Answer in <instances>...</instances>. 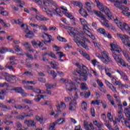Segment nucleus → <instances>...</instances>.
Returning <instances> with one entry per match:
<instances>
[{
	"label": "nucleus",
	"mask_w": 130,
	"mask_h": 130,
	"mask_svg": "<svg viewBox=\"0 0 130 130\" xmlns=\"http://www.w3.org/2000/svg\"><path fill=\"white\" fill-rule=\"evenodd\" d=\"M81 107L82 109H84V110H87V103H85V102H83L81 104Z\"/></svg>",
	"instance_id": "nucleus-35"
},
{
	"label": "nucleus",
	"mask_w": 130,
	"mask_h": 130,
	"mask_svg": "<svg viewBox=\"0 0 130 130\" xmlns=\"http://www.w3.org/2000/svg\"><path fill=\"white\" fill-rule=\"evenodd\" d=\"M18 25H20L21 28H23V29H25V24L23 23V22L21 21V19H18Z\"/></svg>",
	"instance_id": "nucleus-39"
},
{
	"label": "nucleus",
	"mask_w": 130,
	"mask_h": 130,
	"mask_svg": "<svg viewBox=\"0 0 130 130\" xmlns=\"http://www.w3.org/2000/svg\"><path fill=\"white\" fill-rule=\"evenodd\" d=\"M115 24L122 30L123 27V23H121L119 20H118L117 18L114 20Z\"/></svg>",
	"instance_id": "nucleus-18"
},
{
	"label": "nucleus",
	"mask_w": 130,
	"mask_h": 130,
	"mask_svg": "<svg viewBox=\"0 0 130 130\" xmlns=\"http://www.w3.org/2000/svg\"><path fill=\"white\" fill-rule=\"evenodd\" d=\"M68 28L69 29L68 33L70 34V35H71V36H73V37L75 38L73 39H77V38H80V37H77V35H78V36H80V37H82V34L75 29V28L70 26H69Z\"/></svg>",
	"instance_id": "nucleus-4"
},
{
	"label": "nucleus",
	"mask_w": 130,
	"mask_h": 130,
	"mask_svg": "<svg viewBox=\"0 0 130 130\" xmlns=\"http://www.w3.org/2000/svg\"><path fill=\"white\" fill-rule=\"evenodd\" d=\"M95 55L96 57H98L99 58H100L101 60H102V61L104 62V63H105L106 64H108L109 63L108 61H107V60H106V59H105L104 57L102 56L101 55H100V54L96 53L95 54Z\"/></svg>",
	"instance_id": "nucleus-16"
},
{
	"label": "nucleus",
	"mask_w": 130,
	"mask_h": 130,
	"mask_svg": "<svg viewBox=\"0 0 130 130\" xmlns=\"http://www.w3.org/2000/svg\"><path fill=\"white\" fill-rule=\"evenodd\" d=\"M121 30L126 31L130 35V25H128L127 24L123 23V26Z\"/></svg>",
	"instance_id": "nucleus-15"
},
{
	"label": "nucleus",
	"mask_w": 130,
	"mask_h": 130,
	"mask_svg": "<svg viewBox=\"0 0 130 130\" xmlns=\"http://www.w3.org/2000/svg\"><path fill=\"white\" fill-rule=\"evenodd\" d=\"M36 18L38 20V21H48L49 20L48 18L42 15L37 16Z\"/></svg>",
	"instance_id": "nucleus-21"
},
{
	"label": "nucleus",
	"mask_w": 130,
	"mask_h": 130,
	"mask_svg": "<svg viewBox=\"0 0 130 130\" xmlns=\"http://www.w3.org/2000/svg\"><path fill=\"white\" fill-rule=\"evenodd\" d=\"M31 44L32 46L35 47V48H36V47L37 46V45H38V42H36L35 40H34L31 41Z\"/></svg>",
	"instance_id": "nucleus-55"
},
{
	"label": "nucleus",
	"mask_w": 130,
	"mask_h": 130,
	"mask_svg": "<svg viewBox=\"0 0 130 130\" xmlns=\"http://www.w3.org/2000/svg\"><path fill=\"white\" fill-rule=\"evenodd\" d=\"M122 77H123V80L125 81H128V78H127V76L126 75L125 73H124L122 76Z\"/></svg>",
	"instance_id": "nucleus-63"
},
{
	"label": "nucleus",
	"mask_w": 130,
	"mask_h": 130,
	"mask_svg": "<svg viewBox=\"0 0 130 130\" xmlns=\"http://www.w3.org/2000/svg\"><path fill=\"white\" fill-rule=\"evenodd\" d=\"M42 10L43 12H45V13H46V14H47V16H48V17H52V12L50 11L48 9V8L44 6V7H42Z\"/></svg>",
	"instance_id": "nucleus-14"
},
{
	"label": "nucleus",
	"mask_w": 130,
	"mask_h": 130,
	"mask_svg": "<svg viewBox=\"0 0 130 130\" xmlns=\"http://www.w3.org/2000/svg\"><path fill=\"white\" fill-rule=\"evenodd\" d=\"M25 49H26V50L29 52H34V49L32 48L31 46H29L28 47L25 48Z\"/></svg>",
	"instance_id": "nucleus-49"
},
{
	"label": "nucleus",
	"mask_w": 130,
	"mask_h": 130,
	"mask_svg": "<svg viewBox=\"0 0 130 130\" xmlns=\"http://www.w3.org/2000/svg\"><path fill=\"white\" fill-rule=\"evenodd\" d=\"M0 108H4L5 109H7L8 110H11L12 108L10 107H8L5 105H3V104L0 103Z\"/></svg>",
	"instance_id": "nucleus-33"
},
{
	"label": "nucleus",
	"mask_w": 130,
	"mask_h": 130,
	"mask_svg": "<svg viewBox=\"0 0 130 130\" xmlns=\"http://www.w3.org/2000/svg\"><path fill=\"white\" fill-rule=\"evenodd\" d=\"M72 79L73 81H74L75 82H76V83H77L78 84H80V83L78 82V81H79V78H78L77 77H76L74 76H73L72 77Z\"/></svg>",
	"instance_id": "nucleus-61"
},
{
	"label": "nucleus",
	"mask_w": 130,
	"mask_h": 130,
	"mask_svg": "<svg viewBox=\"0 0 130 130\" xmlns=\"http://www.w3.org/2000/svg\"><path fill=\"white\" fill-rule=\"evenodd\" d=\"M105 122V125H106V126H107V127H108V128H109V129H110L112 127V126H111L110 123H109V121L106 120Z\"/></svg>",
	"instance_id": "nucleus-38"
},
{
	"label": "nucleus",
	"mask_w": 130,
	"mask_h": 130,
	"mask_svg": "<svg viewBox=\"0 0 130 130\" xmlns=\"http://www.w3.org/2000/svg\"><path fill=\"white\" fill-rule=\"evenodd\" d=\"M120 10H122V14L124 16H127L128 17L130 16V12H127L128 11V8L125 6H122L120 7Z\"/></svg>",
	"instance_id": "nucleus-12"
},
{
	"label": "nucleus",
	"mask_w": 130,
	"mask_h": 130,
	"mask_svg": "<svg viewBox=\"0 0 130 130\" xmlns=\"http://www.w3.org/2000/svg\"><path fill=\"white\" fill-rule=\"evenodd\" d=\"M82 55L83 56H84V57H85V58H86V59H87V60H91V58L90 57V56L87 53L83 52Z\"/></svg>",
	"instance_id": "nucleus-32"
},
{
	"label": "nucleus",
	"mask_w": 130,
	"mask_h": 130,
	"mask_svg": "<svg viewBox=\"0 0 130 130\" xmlns=\"http://www.w3.org/2000/svg\"><path fill=\"white\" fill-rule=\"evenodd\" d=\"M80 21L82 25H84V27L86 26L85 25H87V21L86 20L83 19V18H80Z\"/></svg>",
	"instance_id": "nucleus-42"
},
{
	"label": "nucleus",
	"mask_w": 130,
	"mask_h": 130,
	"mask_svg": "<svg viewBox=\"0 0 130 130\" xmlns=\"http://www.w3.org/2000/svg\"><path fill=\"white\" fill-rule=\"evenodd\" d=\"M4 76H5V80L11 83V84H15L16 83V79L12 78L11 76H9L10 74L9 73H5Z\"/></svg>",
	"instance_id": "nucleus-10"
},
{
	"label": "nucleus",
	"mask_w": 130,
	"mask_h": 130,
	"mask_svg": "<svg viewBox=\"0 0 130 130\" xmlns=\"http://www.w3.org/2000/svg\"><path fill=\"white\" fill-rule=\"evenodd\" d=\"M51 75L53 79H55V78H56L57 76V74H56V73H55V71H52V73H51Z\"/></svg>",
	"instance_id": "nucleus-58"
},
{
	"label": "nucleus",
	"mask_w": 130,
	"mask_h": 130,
	"mask_svg": "<svg viewBox=\"0 0 130 130\" xmlns=\"http://www.w3.org/2000/svg\"><path fill=\"white\" fill-rule=\"evenodd\" d=\"M99 90L100 91H101V92H102V93H107V90L102 87H100Z\"/></svg>",
	"instance_id": "nucleus-62"
},
{
	"label": "nucleus",
	"mask_w": 130,
	"mask_h": 130,
	"mask_svg": "<svg viewBox=\"0 0 130 130\" xmlns=\"http://www.w3.org/2000/svg\"><path fill=\"white\" fill-rule=\"evenodd\" d=\"M26 125L28 126V127H32V128H36V122L34 120L31 119L26 120L24 122Z\"/></svg>",
	"instance_id": "nucleus-9"
},
{
	"label": "nucleus",
	"mask_w": 130,
	"mask_h": 130,
	"mask_svg": "<svg viewBox=\"0 0 130 130\" xmlns=\"http://www.w3.org/2000/svg\"><path fill=\"white\" fill-rule=\"evenodd\" d=\"M25 30L24 32L26 33L25 37L26 38H29V39H32L34 37V34L33 31H30V30L28 28V26L26 25L25 26Z\"/></svg>",
	"instance_id": "nucleus-8"
},
{
	"label": "nucleus",
	"mask_w": 130,
	"mask_h": 130,
	"mask_svg": "<svg viewBox=\"0 0 130 130\" xmlns=\"http://www.w3.org/2000/svg\"><path fill=\"white\" fill-rule=\"evenodd\" d=\"M58 122H60V123H59V124H62V123H64V122H66V118H61L57 120L56 121H55V122H54V123H55V125H56V124Z\"/></svg>",
	"instance_id": "nucleus-25"
},
{
	"label": "nucleus",
	"mask_w": 130,
	"mask_h": 130,
	"mask_svg": "<svg viewBox=\"0 0 130 130\" xmlns=\"http://www.w3.org/2000/svg\"><path fill=\"white\" fill-rule=\"evenodd\" d=\"M6 68L7 69H8V70H11V71H14V68L13 67V66L10 64H8V63L6 66Z\"/></svg>",
	"instance_id": "nucleus-60"
},
{
	"label": "nucleus",
	"mask_w": 130,
	"mask_h": 130,
	"mask_svg": "<svg viewBox=\"0 0 130 130\" xmlns=\"http://www.w3.org/2000/svg\"><path fill=\"white\" fill-rule=\"evenodd\" d=\"M81 87L82 90H88V88L87 87V84H86V83H82L81 84Z\"/></svg>",
	"instance_id": "nucleus-36"
},
{
	"label": "nucleus",
	"mask_w": 130,
	"mask_h": 130,
	"mask_svg": "<svg viewBox=\"0 0 130 130\" xmlns=\"http://www.w3.org/2000/svg\"><path fill=\"white\" fill-rule=\"evenodd\" d=\"M14 108H15L16 109H19L20 110L23 109V106L21 105H14Z\"/></svg>",
	"instance_id": "nucleus-43"
},
{
	"label": "nucleus",
	"mask_w": 130,
	"mask_h": 130,
	"mask_svg": "<svg viewBox=\"0 0 130 130\" xmlns=\"http://www.w3.org/2000/svg\"><path fill=\"white\" fill-rule=\"evenodd\" d=\"M49 56H50V57H52V58H54V59H57V58H56L55 54L52 52H50V54H49Z\"/></svg>",
	"instance_id": "nucleus-48"
},
{
	"label": "nucleus",
	"mask_w": 130,
	"mask_h": 130,
	"mask_svg": "<svg viewBox=\"0 0 130 130\" xmlns=\"http://www.w3.org/2000/svg\"><path fill=\"white\" fill-rule=\"evenodd\" d=\"M114 97L117 103H120V98L119 96H116V94H114Z\"/></svg>",
	"instance_id": "nucleus-54"
},
{
	"label": "nucleus",
	"mask_w": 130,
	"mask_h": 130,
	"mask_svg": "<svg viewBox=\"0 0 130 130\" xmlns=\"http://www.w3.org/2000/svg\"><path fill=\"white\" fill-rule=\"evenodd\" d=\"M35 119H36V120H37V121H39L40 123H41V124H42L44 123L43 121H44V119H43V117H39V116H36L35 117Z\"/></svg>",
	"instance_id": "nucleus-26"
},
{
	"label": "nucleus",
	"mask_w": 130,
	"mask_h": 130,
	"mask_svg": "<svg viewBox=\"0 0 130 130\" xmlns=\"http://www.w3.org/2000/svg\"><path fill=\"white\" fill-rule=\"evenodd\" d=\"M102 55L103 56V57H106V58H107V57H108V55H107V52H102Z\"/></svg>",
	"instance_id": "nucleus-64"
},
{
	"label": "nucleus",
	"mask_w": 130,
	"mask_h": 130,
	"mask_svg": "<svg viewBox=\"0 0 130 130\" xmlns=\"http://www.w3.org/2000/svg\"><path fill=\"white\" fill-rule=\"evenodd\" d=\"M8 52H9V49H8V48L5 47H0V53L1 54H4Z\"/></svg>",
	"instance_id": "nucleus-24"
},
{
	"label": "nucleus",
	"mask_w": 130,
	"mask_h": 130,
	"mask_svg": "<svg viewBox=\"0 0 130 130\" xmlns=\"http://www.w3.org/2000/svg\"><path fill=\"white\" fill-rule=\"evenodd\" d=\"M83 125L84 126V128H85L86 130H89L90 128L89 127V124H88V122L87 121H84Z\"/></svg>",
	"instance_id": "nucleus-34"
},
{
	"label": "nucleus",
	"mask_w": 130,
	"mask_h": 130,
	"mask_svg": "<svg viewBox=\"0 0 130 130\" xmlns=\"http://www.w3.org/2000/svg\"><path fill=\"white\" fill-rule=\"evenodd\" d=\"M118 37L122 41V42L125 45H127L128 47H130V38L127 35H124L122 34H117Z\"/></svg>",
	"instance_id": "nucleus-5"
},
{
	"label": "nucleus",
	"mask_w": 130,
	"mask_h": 130,
	"mask_svg": "<svg viewBox=\"0 0 130 130\" xmlns=\"http://www.w3.org/2000/svg\"><path fill=\"white\" fill-rule=\"evenodd\" d=\"M13 47L15 51H16L17 52H20L22 51V49L20 48V46H19V45L14 46Z\"/></svg>",
	"instance_id": "nucleus-31"
},
{
	"label": "nucleus",
	"mask_w": 130,
	"mask_h": 130,
	"mask_svg": "<svg viewBox=\"0 0 130 130\" xmlns=\"http://www.w3.org/2000/svg\"><path fill=\"white\" fill-rule=\"evenodd\" d=\"M45 86L46 87V89H51V88H53V84L46 83L45 84Z\"/></svg>",
	"instance_id": "nucleus-47"
},
{
	"label": "nucleus",
	"mask_w": 130,
	"mask_h": 130,
	"mask_svg": "<svg viewBox=\"0 0 130 130\" xmlns=\"http://www.w3.org/2000/svg\"><path fill=\"white\" fill-rule=\"evenodd\" d=\"M107 99L109 100L110 103L113 106L115 105V103L114 102V101L113 100V98L110 95V94H107Z\"/></svg>",
	"instance_id": "nucleus-20"
},
{
	"label": "nucleus",
	"mask_w": 130,
	"mask_h": 130,
	"mask_svg": "<svg viewBox=\"0 0 130 130\" xmlns=\"http://www.w3.org/2000/svg\"><path fill=\"white\" fill-rule=\"evenodd\" d=\"M25 55H26L27 57L29 58V59H30L31 60H33V59H34V58L33 57V56H32V54L25 53Z\"/></svg>",
	"instance_id": "nucleus-56"
},
{
	"label": "nucleus",
	"mask_w": 130,
	"mask_h": 130,
	"mask_svg": "<svg viewBox=\"0 0 130 130\" xmlns=\"http://www.w3.org/2000/svg\"><path fill=\"white\" fill-rule=\"evenodd\" d=\"M53 10L54 11L55 13H56V14H57V15H58V16H60V17L61 16L60 15V14H60V13H61V11L60 10V9H58V8H56V9H53Z\"/></svg>",
	"instance_id": "nucleus-45"
},
{
	"label": "nucleus",
	"mask_w": 130,
	"mask_h": 130,
	"mask_svg": "<svg viewBox=\"0 0 130 130\" xmlns=\"http://www.w3.org/2000/svg\"><path fill=\"white\" fill-rule=\"evenodd\" d=\"M93 5V3H90V2H86L85 3V9L87 10L88 12H90L91 10H92V5Z\"/></svg>",
	"instance_id": "nucleus-22"
},
{
	"label": "nucleus",
	"mask_w": 130,
	"mask_h": 130,
	"mask_svg": "<svg viewBox=\"0 0 130 130\" xmlns=\"http://www.w3.org/2000/svg\"><path fill=\"white\" fill-rule=\"evenodd\" d=\"M39 29H40L41 30H44V31H48V29H47V27L45 26L44 25H40L39 26Z\"/></svg>",
	"instance_id": "nucleus-37"
},
{
	"label": "nucleus",
	"mask_w": 130,
	"mask_h": 130,
	"mask_svg": "<svg viewBox=\"0 0 130 130\" xmlns=\"http://www.w3.org/2000/svg\"><path fill=\"white\" fill-rule=\"evenodd\" d=\"M90 112L91 116H92V117H95V109L94 108H91Z\"/></svg>",
	"instance_id": "nucleus-57"
},
{
	"label": "nucleus",
	"mask_w": 130,
	"mask_h": 130,
	"mask_svg": "<svg viewBox=\"0 0 130 130\" xmlns=\"http://www.w3.org/2000/svg\"><path fill=\"white\" fill-rule=\"evenodd\" d=\"M74 64L76 66V67H78V69L73 72V75L77 77H79V78H80V81L87 82V80H88V74L87 72L89 71L88 68L85 67V65H82V67L81 66L79 62H77Z\"/></svg>",
	"instance_id": "nucleus-2"
},
{
	"label": "nucleus",
	"mask_w": 130,
	"mask_h": 130,
	"mask_svg": "<svg viewBox=\"0 0 130 130\" xmlns=\"http://www.w3.org/2000/svg\"><path fill=\"white\" fill-rule=\"evenodd\" d=\"M102 20H104V21L102 22V25L106 26V28H108L111 31L112 30H113V27L109 25V23H108V22L109 21L107 19H106V18L104 17V18H102Z\"/></svg>",
	"instance_id": "nucleus-11"
},
{
	"label": "nucleus",
	"mask_w": 130,
	"mask_h": 130,
	"mask_svg": "<svg viewBox=\"0 0 130 130\" xmlns=\"http://www.w3.org/2000/svg\"><path fill=\"white\" fill-rule=\"evenodd\" d=\"M96 83L99 85V86H100V88H101V87H102L104 86V84H103V83H102L101 82V81H100V80H99V79H98L96 80Z\"/></svg>",
	"instance_id": "nucleus-46"
},
{
	"label": "nucleus",
	"mask_w": 130,
	"mask_h": 130,
	"mask_svg": "<svg viewBox=\"0 0 130 130\" xmlns=\"http://www.w3.org/2000/svg\"><path fill=\"white\" fill-rule=\"evenodd\" d=\"M65 15L66 16H67V17H68V18H70V19H71V20H74V21H75V18L71 14H69L68 13H66Z\"/></svg>",
	"instance_id": "nucleus-44"
},
{
	"label": "nucleus",
	"mask_w": 130,
	"mask_h": 130,
	"mask_svg": "<svg viewBox=\"0 0 130 130\" xmlns=\"http://www.w3.org/2000/svg\"><path fill=\"white\" fill-rule=\"evenodd\" d=\"M93 13L96 15V16H97V17H99V18H101V19L104 18V15L102 13H101V12L94 10Z\"/></svg>",
	"instance_id": "nucleus-19"
},
{
	"label": "nucleus",
	"mask_w": 130,
	"mask_h": 130,
	"mask_svg": "<svg viewBox=\"0 0 130 130\" xmlns=\"http://www.w3.org/2000/svg\"><path fill=\"white\" fill-rule=\"evenodd\" d=\"M81 37L82 39L77 38V39H73V41H74L79 47H82V48H84L86 50H89V47H88V45L86 44L85 41H86L88 43H91L90 40L85 37L83 34H82L81 37Z\"/></svg>",
	"instance_id": "nucleus-3"
},
{
	"label": "nucleus",
	"mask_w": 130,
	"mask_h": 130,
	"mask_svg": "<svg viewBox=\"0 0 130 130\" xmlns=\"http://www.w3.org/2000/svg\"><path fill=\"white\" fill-rule=\"evenodd\" d=\"M111 47V51L113 53L112 54L114 59H115L116 62L117 64H120L122 67L124 68H126L127 63L124 61V60L121 58V48L115 44H110Z\"/></svg>",
	"instance_id": "nucleus-1"
},
{
	"label": "nucleus",
	"mask_w": 130,
	"mask_h": 130,
	"mask_svg": "<svg viewBox=\"0 0 130 130\" xmlns=\"http://www.w3.org/2000/svg\"><path fill=\"white\" fill-rule=\"evenodd\" d=\"M72 4L74 6H76V7H78V8H80V9H83V4L80 2L73 1Z\"/></svg>",
	"instance_id": "nucleus-23"
},
{
	"label": "nucleus",
	"mask_w": 130,
	"mask_h": 130,
	"mask_svg": "<svg viewBox=\"0 0 130 130\" xmlns=\"http://www.w3.org/2000/svg\"><path fill=\"white\" fill-rule=\"evenodd\" d=\"M23 75H25V76H31V77H33V74H32V72H30L28 71H25Z\"/></svg>",
	"instance_id": "nucleus-50"
},
{
	"label": "nucleus",
	"mask_w": 130,
	"mask_h": 130,
	"mask_svg": "<svg viewBox=\"0 0 130 130\" xmlns=\"http://www.w3.org/2000/svg\"><path fill=\"white\" fill-rule=\"evenodd\" d=\"M55 125H56L55 122L51 123L49 125V126L48 127V129H49V130H55V128H54L55 127Z\"/></svg>",
	"instance_id": "nucleus-29"
},
{
	"label": "nucleus",
	"mask_w": 130,
	"mask_h": 130,
	"mask_svg": "<svg viewBox=\"0 0 130 130\" xmlns=\"http://www.w3.org/2000/svg\"><path fill=\"white\" fill-rule=\"evenodd\" d=\"M14 91L16 92V93H18L20 94V93L23 91V89H22V87H16L13 89Z\"/></svg>",
	"instance_id": "nucleus-30"
},
{
	"label": "nucleus",
	"mask_w": 130,
	"mask_h": 130,
	"mask_svg": "<svg viewBox=\"0 0 130 130\" xmlns=\"http://www.w3.org/2000/svg\"><path fill=\"white\" fill-rule=\"evenodd\" d=\"M94 2L96 4V7L99 8H101L102 6L103 5L101 3H100V1L99 0H94Z\"/></svg>",
	"instance_id": "nucleus-40"
},
{
	"label": "nucleus",
	"mask_w": 130,
	"mask_h": 130,
	"mask_svg": "<svg viewBox=\"0 0 130 130\" xmlns=\"http://www.w3.org/2000/svg\"><path fill=\"white\" fill-rule=\"evenodd\" d=\"M57 39L59 41H61L62 42H67V40L65 39L64 38L60 37V36H59L57 37Z\"/></svg>",
	"instance_id": "nucleus-41"
},
{
	"label": "nucleus",
	"mask_w": 130,
	"mask_h": 130,
	"mask_svg": "<svg viewBox=\"0 0 130 130\" xmlns=\"http://www.w3.org/2000/svg\"><path fill=\"white\" fill-rule=\"evenodd\" d=\"M99 9H100L101 12H104V13H105L106 15H107V17H108V20H111V17H112V16L111 15V13H110V10H109V8L106 6H104L103 5Z\"/></svg>",
	"instance_id": "nucleus-6"
},
{
	"label": "nucleus",
	"mask_w": 130,
	"mask_h": 130,
	"mask_svg": "<svg viewBox=\"0 0 130 130\" xmlns=\"http://www.w3.org/2000/svg\"><path fill=\"white\" fill-rule=\"evenodd\" d=\"M66 89L67 90H68V91H70V92H72L73 90H74L75 91H77L78 89L76 87V83L71 82V83L68 82L66 83Z\"/></svg>",
	"instance_id": "nucleus-7"
},
{
	"label": "nucleus",
	"mask_w": 130,
	"mask_h": 130,
	"mask_svg": "<svg viewBox=\"0 0 130 130\" xmlns=\"http://www.w3.org/2000/svg\"><path fill=\"white\" fill-rule=\"evenodd\" d=\"M8 64H9L10 66H17V63H16V62H15V61H10L9 62H8Z\"/></svg>",
	"instance_id": "nucleus-59"
},
{
	"label": "nucleus",
	"mask_w": 130,
	"mask_h": 130,
	"mask_svg": "<svg viewBox=\"0 0 130 130\" xmlns=\"http://www.w3.org/2000/svg\"><path fill=\"white\" fill-rule=\"evenodd\" d=\"M57 55H58L59 59V60L61 62L63 61V59H61V57H63V56H66V55L63 54V53L62 52H58L56 53Z\"/></svg>",
	"instance_id": "nucleus-27"
},
{
	"label": "nucleus",
	"mask_w": 130,
	"mask_h": 130,
	"mask_svg": "<svg viewBox=\"0 0 130 130\" xmlns=\"http://www.w3.org/2000/svg\"><path fill=\"white\" fill-rule=\"evenodd\" d=\"M107 117L109 118L110 121H113V118L111 115V113H108L107 114Z\"/></svg>",
	"instance_id": "nucleus-53"
},
{
	"label": "nucleus",
	"mask_w": 130,
	"mask_h": 130,
	"mask_svg": "<svg viewBox=\"0 0 130 130\" xmlns=\"http://www.w3.org/2000/svg\"><path fill=\"white\" fill-rule=\"evenodd\" d=\"M34 100L36 102H39V101H40V100H41L40 96H39V94L36 95L35 98L34 99Z\"/></svg>",
	"instance_id": "nucleus-52"
},
{
	"label": "nucleus",
	"mask_w": 130,
	"mask_h": 130,
	"mask_svg": "<svg viewBox=\"0 0 130 130\" xmlns=\"http://www.w3.org/2000/svg\"><path fill=\"white\" fill-rule=\"evenodd\" d=\"M98 32L100 33V34H103V35H106V31H105V29L100 28L98 29Z\"/></svg>",
	"instance_id": "nucleus-28"
},
{
	"label": "nucleus",
	"mask_w": 130,
	"mask_h": 130,
	"mask_svg": "<svg viewBox=\"0 0 130 130\" xmlns=\"http://www.w3.org/2000/svg\"><path fill=\"white\" fill-rule=\"evenodd\" d=\"M100 104H102L103 108H104L105 109L106 108L107 106L106 103L102 102V100H95L92 101L91 102V104H96V105H100Z\"/></svg>",
	"instance_id": "nucleus-13"
},
{
	"label": "nucleus",
	"mask_w": 130,
	"mask_h": 130,
	"mask_svg": "<svg viewBox=\"0 0 130 130\" xmlns=\"http://www.w3.org/2000/svg\"><path fill=\"white\" fill-rule=\"evenodd\" d=\"M79 13L82 17H84V18H87V16H88V13H87V11L85 10V9L81 8L79 10Z\"/></svg>",
	"instance_id": "nucleus-17"
},
{
	"label": "nucleus",
	"mask_w": 130,
	"mask_h": 130,
	"mask_svg": "<svg viewBox=\"0 0 130 130\" xmlns=\"http://www.w3.org/2000/svg\"><path fill=\"white\" fill-rule=\"evenodd\" d=\"M50 64L51 66V67L54 69V70H56L57 69V67H56V64L53 62H51L50 63Z\"/></svg>",
	"instance_id": "nucleus-51"
}]
</instances>
